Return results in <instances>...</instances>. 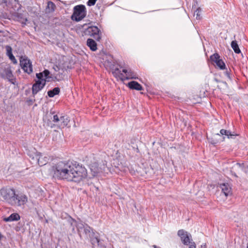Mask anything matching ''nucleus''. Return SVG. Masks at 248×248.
<instances>
[{
    "label": "nucleus",
    "mask_w": 248,
    "mask_h": 248,
    "mask_svg": "<svg viewBox=\"0 0 248 248\" xmlns=\"http://www.w3.org/2000/svg\"><path fill=\"white\" fill-rule=\"evenodd\" d=\"M7 0H0V4H6Z\"/></svg>",
    "instance_id": "obj_34"
},
{
    "label": "nucleus",
    "mask_w": 248,
    "mask_h": 248,
    "mask_svg": "<svg viewBox=\"0 0 248 248\" xmlns=\"http://www.w3.org/2000/svg\"><path fill=\"white\" fill-rule=\"evenodd\" d=\"M55 8V4L52 2V1H49L47 2V7L46 9L47 10L48 12H53Z\"/></svg>",
    "instance_id": "obj_24"
},
{
    "label": "nucleus",
    "mask_w": 248,
    "mask_h": 248,
    "mask_svg": "<svg viewBox=\"0 0 248 248\" xmlns=\"http://www.w3.org/2000/svg\"><path fill=\"white\" fill-rule=\"evenodd\" d=\"M236 165L238 166L246 173L248 172V166L245 167L244 163H237Z\"/></svg>",
    "instance_id": "obj_26"
},
{
    "label": "nucleus",
    "mask_w": 248,
    "mask_h": 248,
    "mask_svg": "<svg viewBox=\"0 0 248 248\" xmlns=\"http://www.w3.org/2000/svg\"><path fill=\"white\" fill-rule=\"evenodd\" d=\"M219 186L225 196L227 197L232 194V187L228 183L220 184Z\"/></svg>",
    "instance_id": "obj_15"
},
{
    "label": "nucleus",
    "mask_w": 248,
    "mask_h": 248,
    "mask_svg": "<svg viewBox=\"0 0 248 248\" xmlns=\"http://www.w3.org/2000/svg\"><path fill=\"white\" fill-rule=\"evenodd\" d=\"M68 222L70 224L72 231L74 232H91L92 229L87 224H84L81 221L77 222L73 218L70 217Z\"/></svg>",
    "instance_id": "obj_3"
},
{
    "label": "nucleus",
    "mask_w": 248,
    "mask_h": 248,
    "mask_svg": "<svg viewBox=\"0 0 248 248\" xmlns=\"http://www.w3.org/2000/svg\"><path fill=\"white\" fill-rule=\"evenodd\" d=\"M183 244L189 246V248H196V245L187 233H180L179 235Z\"/></svg>",
    "instance_id": "obj_12"
},
{
    "label": "nucleus",
    "mask_w": 248,
    "mask_h": 248,
    "mask_svg": "<svg viewBox=\"0 0 248 248\" xmlns=\"http://www.w3.org/2000/svg\"><path fill=\"white\" fill-rule=\"evenodd\" d=\"M0 193L4 201L12 206H20L28 201L26 195L22 193L16 194L15 190L12 188H2Z\"/></svg>",
    "instance_id": "obj_2"
},
{
    "label": "nucleus",
    "mask_w": 248,
    "mask_h": 248,
    "mask_svg": "<svg viewBox=\"0 0 248 248\" xmlns=\"http://www.w3.org/2000/svg\"><path fill=\"white\" fill-rule=\"evenodd\" d=\"M20 219L19 215L17 213H13L7 217H4L3 220L6 222L17 221Z\"/></svg>",
    "instance_id": "obj_19"
},
{
    "label": "nucleus",
    "mask_w": 248,
    "mask_h": 248,
    "mask_svg": "<svg viewBox=\"0 0 248 248\" xmlns=\"http://www.w3.org/2000/svg\"><path fill=\"white\" fill-rule=\"evenodd\" d=\"M6 50V55L7 56L13 54L12 53V48L10 46H5Z\"/></svg>",
    "instance_id": "obj_29"
},
{
    "label": "nucleus",
    "mask_w": 248,
    "mask_h": 248,
    "mask_svg": "<svg viewBox=\"0 0 248 248\" xmlns=\"http://www.w3.org/2000/svg\"><path fill=\"white\" fill-rule=\"evenodd\" d=\"M60 89L59 87H55L52 90H49L47 92V95L49 97H53L55 95L60 93Z\"/></svg>",
    "instance_id": "obj_20"
},
{
    "label": "nucleus",
    "mask_w": 248,
    "mask_h": 248,
    "mask_svg": "<svg viewBox=\"0 0 248 248\" xmlns=\"http://www.w3.org/2000/svg\"><path fill=\"white\" fill-rule=\"evenodd\" d=\"M224 74H225V75L226 76V77H227V78H228L229 79H230V80H231V79H232L231 74V73H230V70H227L224 72Z\"/></svg>",
    "instance_id": "obj_32"
},
{
    "label": "nucleus",
    "mask_w": 248,
    "mask_h": 248,
    "mask_svg": "<svg viewBox=\"0 0 248 248\" xmlns=\"http://www.w3.org/2000/svg\"><path fill=\"white\" fill-rule=\"evenodd\" d=\"M54 176L58 179L79 183L87 176L85 167L76 162L61 161L52 168Z\"/></svg>",
    "instance_id": "obj_1"
},
{
    "label": "nucleus",
    "mask_w": 248,
    "mask_h": 248,
    "mask_svg": "<svg viewBox=\"0 0 248 248\" xmlns=\"http://www.w3.org/2000/svg\"><path fill=\"white\" fill-rule=\"evenodd\" d=\"M247 248H248V246H247Z\"/></svg>",
    "instance_id": "obj_39"
},
{
    "label": "nucleus",
    "mask_w": 248,
    "mask_h": 248,
    "mask_svg": "<svg viewBox=\"0 0 248 248\" xmlns=\"http://www.w3.org/2000/svg\"><path fill=\"white\" fill-rule=\"evenodd\" d=\"M96 241H97V243H98V242H99V241H98V239H97V238H96Z\"/></svg>",
    "instance_id": "obj_38"
},
{
    "label": "nucleus",
    "mask_w": 248,
    "mask_h": 248,
    "mask_svg": "<svg viewBox=\"0 0 248 248\" xmlns=\"http://www.w3.org/2000/svg\"><path fill=\"white\" fill-rule=\"evenodd\" d=\"M1 237H2V235H1V233H0V239H1Z\"/></svg>",
    "instance_id": "obj_37"
},
{
    "label": "nucleus",
    "mask_w": 248,
    "mask_h": 248,
    "mask_svg": "<svg viewBox=\"0 0 248 248\" xmlns=\"http://www.w3.org/2000/svg\"><path fill=\"white\" fill-rule=\"evenodd\" d=\"M85 33L93 37L97 41H99L101 37L100 31L96 26L88 27L86 29Z\"/></svg>",
    "instance_id": "obj_8"
},
{
    "label": "nucleus",
    "mask_w": 248,
    "mask_h": 248,
    "mask_svg": "<svg viewBox=\"0 0 248 248\" xmlns=\"http://www.w3.org/2000/svg\"><path fill=\"white\" fill-rule=\"evenodd\" d=\"M52 121L60 128L65 127L69 122L68 117L62 114H56L53 117Z\"/></svg>",
    "instance_id": "obj_5"
},
{
    "label": "nucleus",
    "mask_w": 248,
    "mask_h": 248,
    "mask_svg": "<svg viewBox=\"0 0 248 248\" xmlns=\"http://www.w3.org/2000/svg\"><path fill=\"white\" fill-rule=\"evenodd\" d=\"M178 232L180 233V232H186L183 230H180L178 231Z\"/></svg>",
    "instance_id": "obj_36"
},
{
    "label": "nucleus",
    "mask_w": 248,
    "mask_h": 248,
    "mask_svg": "<svg viewBox=\"0 0 248 248\" xmlns=\"http://www.w3.org/2000/svg\"><path fill=\"white\" fill-rule=\"evenodd\" d=\"M220 133L221 135H225L228 138H232L233 137L235 136L236 135L232 134V133L228 130L225 129H221L220 131Z\"/></svg>",
    "instance_id": "obj_23"
},
{
    "label": "nucleus",
    "mask_w": 248,
    "mask_h": 248,
    "mask_svg": "<svg viewBox=\"0 0 248 248\" xmlns=\"http://www.w3.org/2000/svg\"><path fill=\"white\" fill-rule=\"evenodd\" d=\"M87 46L90 49L93 51H95L97 50V44L94 40L92 39L89 38L87 40Z\"/></svg>",
    "instance_id": "obj_17"
},
{
    "label": "nucleus",
    "mask_w": 248,
    "mask_h": 248,
    "mask_svg": "<svg viewBox=\"0 0 248 248\" xmlns=\"http://www.w3.org/2000/svg\"><path fill=\"white\" fill-rule=\"evenodd\" d=\"M201 10L200 8L197 9L194 13V16H195L197 19H201Z\"/></svg>",
    "instance_id": "obj_27"
},
{
    "label": "nucleus",
    "mask_w": 248,
    "mask_h": 248,
    "mask_svg": "<svg viewBox=\"0 0 248 248\" xmlns=\"http://www.w3.org/2000/svg\"><path fill=\"white\" fill-rule=\"evenodd\" d=\"M231 46L235 53L239 54L241 52V50L236 41H232L231 42Z\"/></svg>",
    "instance_id": "obj_22"
},
{
    "label": "nucleus",
    "mask_w": 248,
    "mask_h": 248,
    "mask_svg": "<svg viewBox=\"0 0 248 248\" xmlns=\"http://www.w3.org/2000/svg\"><path fill=\"white\" fill-rule=\"evenodd\" d=\"M36 77L38 79L37 80H44L45 78H44V71L42 72H40L39 73H36Z\"/></svg>",
    "instance_id": "obj_28"
},
{
    "label": "nucleus",
    "mask_w": 248,
    "mask_h": 248,
    "mask_svg": "<svg viewBox=\"0 0 248 248\" xmlns=\"http://www.w3.org/2000/svg\"><path fill=\"white\" fill-rule=\"evenodd\" d=\"M54 78L55 81H61L63 79V75L62 73H54Z\"/></svg>",
    "instance_id": "obj_25"
},
{
    "label": "nucleus",
    "mask_w": 248,
    "mask_h": 248,
    "mask_svg": "<svg viewBox=\"0 0 248 248\" xmlns=\"http://www.w3.org/2000/svg\"><path fill=\"white\" fill-rule=\"evenodd\" d=\"M210 59L212 62L215 63L221 70L225 69V64L221 59H220V56L218 54L215 53L212 55L210 57Z\"/></svg>",
    "instance_id": "obj_10"
},
{
    "label": "nucleus",
    "mask_w": 248,
    "mask_h": 248,
    "mask_svg": "<svg viewBox=\"0 0 248 248\" xmlns=\"http://www.w3.org/2000/svg\"><path fill=\"white\" fill-rule=\"evenodd\" d=\"M0 75L2 78L7 79L11 83L14 85L16 84V78L10 67L4 68Z\"/></svg>",
    "instance_id": "obj_7"
},
{
    "label": "nucleus",
    "mask_w": 248,
    "mask_h": 248,
    "mask_svg": "<svg viewBox=\"0 0 248 248\" xmlns=\"http://www.w3.org/2000/svg\"><path fill=\"white\" fill-rule=\"evenodd\" d=\"M122 72L125 74L124 75L122 73L120 74V78L123 80L125 79L138 78L137 74L131 69L123 68L122 69Z\"/></svg>",
    "instance_id": "obj_11"
},
{
    "label": "nucleus",
    "mask_w": 248,
    "mask_h": 248,
    "mask_svg": "<svg viewBox=\"0 0 248 248\" xmlns=\"http://www.w3.org/2000/svg\"><path fill=\"white\" fill-rule=\"evenodd\" d=\"M97 0H89L87 2V5L89 6H93L95 4Z\"/></svg>",
    "instance_id": "obj_33"
},
{
    "label": "nucleus",
    "mask_w": 248,
    "mask_h": 248,
    "mask_svg": "<svg viewBox=\"0 0 248 248\" xmlns=\"http://www.w3.org/2000/svg\"><path fill=\"white\" fill-rule=\"evenodd\" d=\"M104 66L106 68L112 69L114 66V62L112 56L111 55L105 54L103 57Z\"/></svg>",
    "instance_id": "obj_13"
},
{
    "label": "nucleus",
    "mask_w": 248,
    "mask_h": 248,
    "mask_svg": "<svg viewBox=\"0 0 248 248\" xmlns=\"http://www.w3.org/2000/svg\"><path fill=\"white\" fill-rule=\"evenodd\" d=\"M90 169L93 172V175H95L101 171V169L98 166L97 163H94L90 165Z\"/></svg>",
    "instance_id": "obj_21"
},
{
    "label": "nucleus",
    "mask_w": 248,
    "mask_h": 248,
    "mask_svg": "<svg viewBox=\"0 0 248 248\" xmlns=\"http://www.w3.org/2000/svg\"><path fill=\"white\" fill-rule=\"evenodd\" d=\"M20 65L24 71L28 74L32 72V65L31 61L26 57H21L20 60Z\"/></svg>",
    "instance_id": "obj_9"
},
{
    "label": "nucleus",
    "mask_w": 248,
    "mask_h": 248,
    "mask_svg": "<svg viewBox=\"0 0 248 248\" xmlns=\"http://www.w3.org/2000/svg\"><path fill=\"white\" fill-rule=\"evenodd\" d=\"M10 60H11L14 63H16L17 61L16 59L15 56L12 54L8 56Z\"/></svg>",
    "instance_id": "obj_31"
},
{
    "label": "nucleus",
    "mask_w": 248,
    "mask_h": 248,
    "mask_svg": "<svg viewBox=\"0 0 248 248\" xmlns=\"http://www.w3.org/2000/svg\"><path fill=\"white\" fill-rule=\"evenodd\" d=\"M115 72L120 73L121 72V70H119L118 68H116L115 69Z\"/></svg>",
    "instance_id": "obj_35"
},
{
    "label": "nucleus",
    "mask_w": 248,
    "mask_h": 248,
    "mask_svg": "<svg viewBox=\"0 0 248 248\" xmlns=\"http://www.w3.org/2000/svg\"><path fill=\"white\" fill-rule=\"evenodd\" d=\"M45 81L43 80H36L32 87L33 94H37L45 87Z\"/></svg>",
    "instance_id": "obj_14"
},
{
    "label": "nucleus",
    "mask_w": 248,
    "mask_h": 248,
    "mask_svg": "<svg viewBox=\"0 0 248 248\" xmlns=\"http://www.w3.org/2000/svg\"><path fill=\"white\" fill-rule=\"evenodd\" d=\"M128 87L131 89L136 90L137 91H141L142 87L137 81H132L128 83Z\"/></svg>",
    "instance_id": "obj_18"
},
{
    "label": "nucleus",
    "mask_w": 248,
    "mask_h": 248,
    "mask_svg": "<svg viewBox=\"0 0 248 248\" xmlns=\"http://www.w3.org/2000/svg\"><path fill=\"white\" fill-rule=\"evenodd\" d=\"M44 81H45V84H46V82H51L53 81H55V79H54V75L53 74H51L50 76V72L48 70L45 69L44 71Z\"/></svg>",
    "instance_id": "obj_16"
},
{
    "label": "nucleus",
    "mask_w": 248,
    "mask_h": 248,
    "mask_svg": "<svg viewBox=\"0 0 248 248\" xmlns=\"http://www.w3.org/2000/svg\"><path fill=\"white\" fill-rule=\"evenodd\" d=\"M10 60H11L14 63H16L17 61L16 59L15 56L12 54L8 56Z\"/></svg>",
    "instance_id": "obj_30"
},
{
    "label": "nucleus",
    "mask_w": 248,
    "mask_h": 248,
    "mask_svg": "<svg viewBox=\"0 0 248 248\" xmlns=\"http://www.w3.org/2000/svg\"><path fill=\"white\" fill-rule=\"evenodd\" d=\"M1 32V31H0V32Z\"/></svg>",
    "instance_id": "obj_40"
},
{
    "label": "nucleus",
    "mask_w": 248,
    "mask_h": 248,
    "mask_svg": "<svg viewBox=\"0 0 248 248\" xmlns=\"http://www.w3.org/2000/svg\"><path fill=\"white\" fill-rule=\"evenodd\" d=\"M86 7L83 5H77L74 8V13L71 16L73 20L79 21L85 17Z\"/></svg>",
    "instance_id": "obj_4"
},
{
    "label": "nucleus",
    "mask_w": 248,
    "mask_h": 248,
    "mask_svg": "<svg viewBox=\"0 0 248 248\" xmlns=\"http://www.w3.org/2000/svg\"><path fill=\"white\" fill-rule=\"evenodd\" d=\"M30 157L40 166L46 165L49 160V158L46 155L38 152L35 153L34 155H30Z\"/></svg>",
    "instance_id": "obj_6"
}]
</instances>
